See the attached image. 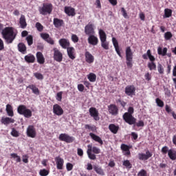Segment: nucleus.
Instances as JSON below:
<instances>
[{
    "mask_svg": "<svg viewBox=\"0 0 176 176\" xmlns=\"http://www.w3.org/2000/svg\"><path fill=\"white\" fill-rule=\"evenodd\" d=\"M1 35L6 43L8 44L13 43V41H14L16 36H17V34L14 32V28L12 27L5 28L1 32Z\"/></svg>",
    "mask_w": 176,
    "mask_h": 176,
    "instance_id": "f257e3e1",
    "label": "nucleus"
},
{
    "mask_svg": "<svg viewBox=\"0 0 176 176\" xmlns=\"http://www.w3.org/2000/svg\"><path fill=\"white\" fill-rule=\"evenodd\" d=\"M142 58L144 60H148V58H149L151 62L148 63L147 64L148 68L150 69V71H156V63H155L156 58L155 56H153V55H152L151 50H148L146 53L142 55Z\"/></svg>",
    "mask_w": 176,
    "mask_h": 176,
    "instance_id": "f03ea898",
    "label": "nucleus"
},
{
    "mask_svg": "<svg viewBox=\"0 0 176 176\" xmlns=\"http://www.w3.org/2000/svg\"><path fill=\"white\" fill-rule=\"evenodd\" d=\"M17 112L19 113V115H23L24 118H27L28 119L32 116V111L28 109L27 106L24 104H20L17 107Z\"/></svg>",
    "mask_w": 176,
    "mask_h": 176,
    "instance_id": "7ed1b4c3",
    "label": "nucleus"
},
{
    "mask_svg": "<svg viewBox=\"0 0 176 176\" xmlns=\"http://www.w3.org/2000/svg\"><path fill=\"white\" fill-rule=\"evenodd\" d=\"M133 51L131 47H127L125 50L126 64L128 68H133Z\"/></svg>",
    "mask_w": 176,
    "mask_h": 176,
    "instance_id": "20e7f679",
    "label": "nucleus"
},
{
    "mask_svg": "<svg viewBox=\"0 0 176 176\" xmlns=\"http://www.w3.org/2000/svg\"><path fill=\"white\" fill-rule=\"evenodd\" d=\"M53 10V5L52 3H43L42 7L38 8L40 14L46 16V14H50Z\"/></svg>",
    "mask_w": 176,
    "mask_h": 176,
    "instance_id": "39448f33",
    "label": "nucleus"
},
{
    "mask_svg": "<svg viewBox=\"0 0 176 176\" xmlns=\"http://www.w3.org/2000/svg\"><path fill=\"white\" fill-rule=\"evenodd\" d=\"M58 140L59 141L66 142V144H72L75 141V138L69 135L68 133H60Z\"/></svg>",
    "mask_w": 176,
    "mask_h": 176,
    "instance_id": "423d86ee",
    "label": "nucleus"
},
{
    "mask_svg": "<svg viewBox=\"0 0 176 176\" xmlns=\"http://www.w3.org/2000/svg\"><path fill=\"white\" fill-rule=\"evenodd\" d=\"M123 120L126 123L130 124L131 126L133 124H135V122H137V119L133 116V115L129 113H124L122 116Z\"/></svg>",
    "mask_w": 176,
    "mask_h": 176,
    "instance_id": "0eeeda50",
    "label": "nucleus"
},
{
    "mask_svg": "<svg viewBox=\"0 0 176 176\" xmlns=\"http://www.w3.org/2000/svg\"><path fill=\"white\" fill-rule=\"evenodd\" d=\"M26 134L30 138H35L36 137V129L34 125H29L26 130Z\"/></svg>",
    "mask_w": 176,
    "mask_h": 176,
    "instance_id": "6e6552de",
    "label": "nucleus"
},
{
    "mask_svg": "<svg viewBox=\"0 0 176 176\" xmlns=\"http://www.w3.org/2000/svg\"><path fill=\"white\" fill-rule=\"evenodd\" d=\"M152 155H153L151 151H149V150H147L146 151V153H140L138 155V157L139 160H142L143 162H145V161L148 160V159H150V157Z\"/></svg>",
    "mask_w": 176,
    "mask_h": 176,
    "instance_id": "1a4fd4ad",
    "label": "nucleus"
},
{
    "mask_svg": "<svg viewBox=\"0 0 176 176\" xmlns=\"http://www.w3.org/2000/svg\"><path fill=\"white\" fill-rule=\"evenodd\" d=\"M89 115L94 119L96 121L100 120V113H98V110L96 109V107H91L89 109Z\"/></svg>",
    "mask_w": 176,
    "mask_h": 176,
    "instance_id": "9d476101",
    "label": "nucleus"
},
{
    "mask_svg": "<svg viewBox=\"0 0 176 176\" xmlns=\"http://www.w3.org/2000/svg\"><path fill=\"white\" fill-rule=\"evenodd\" d=\"M54 60L58 63H61L63 61V53L58 50V49L54 47Z\"/></svg>",
    "mask_w": 176,
    "mask_h": 176,
    "instance_id": "9b49d317",
    "label": "nucleus"
},
{
    "mask_svg": "<svg viewBox=\"0 0 176 176\" xmlns=\"http://www.w3.org/2000/svg\"><path fill=\"white\" fill-rule=\"evenodd\" d=\"M135 90L136 89L134 85H127L125 87V94L129 97H133V96H135Z\"/></svg>",
    "mask_w": 176,
    "mask_h": 176,
    "instance_id": "f8f14e48",
    "label": "nucleus"
},
{
    "mask_svg": "<svg viewBox=\"0 0 176 176\" xmlns=\"http://www.w3.org/2000/svg\"><path fill=\"white\" fill-rule=\"evenodd\" d=\"M85 34L86 35H88L89 36H90V35H94V34H95L94 25H93V23H89L85 27Z\"/></svg>",
    "mask_w": 176,
    "mask_h": 176,
    "instance_id": "ddd939ff",
    "label": "nucleus"
},
{
    "mask_svg": "<svg viewBox=\"0 0 176 176\" xmlns=\"http://www.w3.org/2000/svg\"><path fill=\"white\" fill-rule=\"evenodd\" d=\"M41 38L43 39L45 42L47 43H50V45H54V40L50 37V35L47 33H41L40 34Z\"/></svg>",
    "mask_w": 176,
    "mask_h": 176,
    "instance_id": "4468645a",
    "label": "nucleus"
},
{
    "mask_svg": "<svg viewBox=\"0 0 176 176\" xmlns=\"http://www.w3.org/2000/svg\"><path fill=\"white\" fill-rule=\"evenodd\" d=\"M53 113L54 115H57V116H61L64 113V110L61 106L56 104L53 106Z\"/></svg>",
    "mask_w": 176,
    "mask_h": 176,
    "instance_id": "2eb2a0df",
    "label": "nucleus"
},
{
    "mask_svg": "<svg viewBox=\"0 0 176 176\" xmlns=\"http://www.w3.org/2000/svg\"><path fill=\"white\" fill-rule=\"evenodd\" d=\"M55 162L56 164V168L58 170H63L64 167V159L61 158L60 156H58L55 157Z\"/></svg>",
    "mask_w": 176,
    "mask_h": 176,
    "instance_id": "dca6fc26",
    "label": "nucleus"
},
{
    "mask_svg": "<svg viewBox=\"0 0 176 176\" xmlns=\"http://www.w3.org/2000/svg\"><path fill=\"white\" fill-rule=\"evenodd\" d=\"M108 111L111 115L116 116L119 113V109L116 104H110L108 106Z\"/></svg>",
    "mask_w": 176,
    "mask_h": 176,
    "instance_id": "f3484780",
    "label": "nucleus"
},
{
    "mask_svg": "<svg viewBox=\"0 0 176 176\" xmlns=\"http://www.w3.org/2000/svg\"><path fill=\"white\" fill-rule=\"evenodd\" d=\"M88 43L92 46H97L98 45V38L94 36V34L89 36Z\"/></svg>",
    "mask_w": 176,
    "mask_h": 176,
    "instance_id": "a211bd4d",
    "label": "nucleus"
},
{
    "mask_svg": "<svg viewBox=\"0 0 176 176\" xmlns=\"http://www.w3.org/2000/svg\"><path fill=\"white\" fill-rule=\"evenodd\" d=\"M85 61L88 64H93V63H94V56L92 54H91L89 52H85Z\"/></svg>",
    "mask_w": 176,
    "mask_h": 176,
    "instance_id": "6ab92c4d",
    "label": "nucleus"
},
{
    "mask_svg": "<svg viewBox=\"0 0 176 176\" xmlns=\"http://www.w3.org/2000/svg\"><path fill=\"white\" fill-rule=\"evenodd\" d=\"M157 54L159 56H168V57H171V53L167 54V47L162 48V47H159L157 48Z\"/></svg>",
    "mask_w": 176,
    "mask_h": 176,
    "instance_id": "aec40b11",
    "label": "nucleus"
},
{
    "mask_svg": "<svg viewBox=\"0 0 176 176\" xmlns=\"http://www.w3.org/2000/svg\"><path fill=\"white\" fill-rule=\"evenodd\" d=\"M59 45L63 47V49H68L71 45L69 41L66 38H60L59 40Z\"/></svg>",
    "mask_w": 176,
    "mask_h": 176,
    "instance_id": "412c9836",
    "label": "nucleus"
},
{
    "mask_svg": "<svg viewBox=\"0 0 176 176\" xmlns=\"http://www.w3.org/2000/svg\"><path fill=\"white\" fill-rule=\"evenodd\" d=\"M67 56L71 58V60H75L76 58L75 54V48L74 47H69L67 49Z\"/></svg>",
    "mask_w": 176,
    "mask_h": 176,
    "instance_id": "4be33fe9",
    "label": "nucleus"
},
{
    "mask_svg": "<svg viewBox=\"0 0 176 176\" xmlns=\"http://www.w3.org/2000/svg\"><path fill=\"white\" fill-rule=\"evenodd\" d=\"M113 45L116 49V52L119 57H122V53H120V50L119 48V43H118V40L115 37L112 38Z\"/></svg>",
    "mask_w": 176,
    "mask_h": 176,
    "instance_id": "5701e85b",
    "label": "nucleus"
},
{
    "mask_svg": "<svg viewBox=\"0 0 176 176\" xmlns=\"http://www.w3.org/2000/svg\"><path fill=\"white\" fill-rule=\"evenodd\" d=\"M89 136L91 137V138L92 140H94V141H96V142H98V144H100V145H104V142H102V139H101V138H100V136H98L93 133H90Z\"/></svg>",
    "mask_w": 176,
    "mask_h": 176,
    "instance_id": "b1692460",
    "label": "nucleus"
},
{
    "mask_svg": "<svg viewBox=\"0 0 176 176\" xmlns=\"http://www.w3.org/2000/svg\"><path fill=\"white\" fill-rule=\"evenodd\" d=\"M24 58L25 61L28 64L35 63V56H34L32 54H28V55L25 56Z\"/></svg>",
    "mask_w": 176,
    "mask_h": 176,
    "instance_id": "393cba45",
    "label": "nucleus"
},
{
    "mask_svg": "<svg viewBox=\"0 0 176 176\" xmlns=\"http://www.w3.org/2000/svg\"><path fill=\"white\" fill-rule=\"evenodd\" d=\"M53 24L56 28H60L62 25H64V21L58 18H54Z\"/></svg>",
    "mask_w": 176,
    "mask_h": 176,
    "instance_id": "a878e982",
    "label": "nucleus"
},
{
    "mask_svg": "<svg viewBox=\"0 0 176 176\" xmlns=\"http://www.w3.org/2000/svg\"><path fill=\"white\" fill-rule=\"evenodd\" d=\"M2 124H5V126H8V124H10V123H14V120L10 118L9 117H2L1 120Z\"/></svg>",
    "mask_w": 176,
    "mask_h": 176,
    "instance_id": "bb28decb",
    "label": "nucleus"
},
{
    "mask_svg": "<svg viewBox=\"0 0 176 176\" xmlns=\"http://www.w3.org/2000/svg\"><path fill=\"white\" fill-rule=\"evenodd\" d=\"M27 89H30V90L32 91V93L34 94H36V96H39L41 94V91H39V89L36 87V85L32 84L27 87Z\"/></svg>",
    "mask_w": 176,
    "mask_h": 176,
    "instance_id": "cd10ccee",
    "label": "nucleus"
},
{
    "mask_svg": "<svg viewBox=\"0 0 176 176\" xmlns=\"http://www.w3.org/2000/svg\"><path fill=\"white\" fill-rule=\"evenodd\" d=\"M65 12L69 16H74L76 13L75 12V8L72 7H65Z\"/></svg>",
    "mask_w": 176,
    "mask_h": 176,
    "instance_id": "c85d7f7f",
    "label": "nucleus"
},
{
    "mask_svg": "<svg viewBox=\"0 0 176 176\" xmlns=\"http://www.w3.org/2000/svg\"><path fill=\"white\" fill-rule=\"evenodd\" d=\"M19 24L21 28L24 30V28H27V21L25 20V16L24 15H21V17L19 19Z\"/></svg>",
    "mask_w": 176,
    "mask_h": 176,
    "instance_id": "c756f323",
    "label": "nucleus"
},
{
    "mask_svg": "<svg viewBox=\"0 0 176 176\" xmlns=\"http://www.w3.org/2000/svg\"><path fill=\"white\" fill-rule=\"evenodd\" d=\"M18 50L20 53H22V54H25V53H27V46H25V44L23 43H19L18 44Z\"/></svg>",
    "mask_w": 176,
    "mask_h": 176,
    "instance_id": "7c9ffc66",
    "label": "nucleus"
},
{
    "mask_svg": "<svg viewBox=\"0 0 176 176\" xmlns=\"http://www.w3.org/2000/svg\"><path fill=\"white\" fill-rule=\"evenodd\" d=\"M36 58L38 64H45V57L43 56L42 52H38L36 53Z\"/></svg>",
    "mask_w": 176,
    "mask_h": 176,
    "instance_id": "2f4dec72",
    "label": "nucleus"
},
{
    "mask_svg": "<svg viewBox=\"0 0 176 176\" xmlns=\"http://www.w3.org/2000/svg\"><path fill=\"white\" fill-rule=\"evenodd\" d=\"M109 130H110L113 134H118V131H119V126H116L115 124H110L109 125Z\"/></svg>",
    "mask_w": 176,
    "mask_h": 176,
    "instance_id": "473e14b6",
    "label": "nucleus"
},
{
    "mask_svg": "<svg viewBox=\"0 0 176 176\" xmlns=\"http://www.w3.org/2000/svg\"><path fill=\"white\" fill-rule=\"evenodd\" d=\"M6 111L8 116H10L11 118H13V116H14V113H13V107L11 104H8L6 105Z\"/></svg>",
    "mask_w": 176,
    "mask_h": 176,
    "instance_id": "72a5a7b5",
    "label": "nucleus"
},
{
    "mask_svg": "<svg viewBox=\"0 0 176 176\" xmlns=\"http://www.w3.org/2000/svg\"><path fill=\"white\" fill-rule=\"evenodd\" d=\"M94 170L96 171V174L99 175H105V173L104 172V169L101 168V166H98L97 165L94 166Z\"/></svg>",
    "mask_w": 176,
    "mask_h": 176,
    "instance_id": "f704fd0d",
    "label": "nucleus"
},
{
    "mask_svg": "<svg viewBox=\"0 0 176 176\" xmlns=\"http://www.w3.org/2000/svg\"><path fill=\"white\" fill-rule=\"evenodd\" d=\"M168 156L170 160H176V151L173 149L168 150Z\"/></svg>",
    "mask_w": 176,
    "mask_h": 176,
    "instance_id": "c9c22d12",
    "label": "nucleus"
},
{
    "mask_svg": "<svg viewBox=\"0 0 176 176\" xmlns=\"http://www.w3.org/2000/svg\"><path fill=\"white\" fill-rule=\"evenodd\" d=\"M99 38L100 39V42L102 41H107V34L102 29L99 30Z\"/></svg>",
    "mask_w": 176,
    "mask_h": 176,
    "instance_id": "e433bc0d",
    "label": "nucleus"
},
{
    "mask_svg": "<svg viewBox=\"0 0 176 176\" xmlns=\"http://www.w3.org/2000/svg\"><path fill=\"white\" fill-rule=\"evenodd\" d=\"M87 78L89 79V82H96V80H97V76L94 73H90L87 76Z\"/></svg>",
    "mask_w": 176,
    "mask_h": 176,
    "instance_id": "4c0bfd02",
    "label": "nucleus"
},
{
    "mask_svg": "<svg viewBox=\"0 0 176 176\" xmlns=\"http://www.w3.org/2000/svg\"><path fill=\"white\" fill-rule=\"evenodd\" d=\"M85 129L86 130H89V131H93L94 133L97 131V128L94 125H90V124H85Z\"/></svg>",
    "mask_w": 176,
    "mask_h": 176,
    "instance_id": "58836bf2",
    "label": "nucleus"
},
{
    "mask_svg": "<svg viewBox=\"0 0 176 176\" xmlns=\"http://www.w3.org/2000/svg\"><path fill=\"white\" fill-rule=\"evenodd\" d=\"M122 166H124V167H126V168H128L129 170H130V168H132L133 167V165L129 160H124L122 162Z\"/></svg>",
    "mask_w": 176,
    "mask_h": 176,
    "instance_id": "ea45409f",
    "label": "nucleus"
},
{
    "mask_svg": "<svg viewBox=\"0 0 176 176\" xmlns=\"http://www.w3.org/2000/svg\"><path fill=\"white\" fill-rule=\"evenodd\" d=\"M101 46L102 48L104 49V50H109V42L107 41V40H104L101 41Z\"/></svg>",
    "mask_w": 176,
    "mask_h": 176,
    "instance_id": "a19ab883",
    "label": "nucleus"
},
{
    "mask_svg": "<svg viewBox=\"0 0 176 176\" xmlns=\"http://www.w3.org/2000/svg\"><path fill=\"white\" fill-rule=\"evenodd\" d=\"M120 148H121V150L122 151V152H126V151H130V149H131V146H129L125 144H122L120 146Z\"/></svg>",
    "mask_w": 176,
    "mask_h": 176,
    "instance_id": "79ce46f5",
    "label": "nucleus"
},
{
    "mask_svg": "<svg viewBox=\"0 0 176 176\" xmlns=\"http://www.w3.org/2000/svg\"><path fill=\"white\" fill-rule=\"evenodd\" d=\"M26 41L28 46H31L34 43V37H32V35H29L26 37Z\"/></svg>",
    "mask_w": 176,
    "mask_h": 176,
    "instance_id": "37998d69",
    "label": "nucleus"
},
{
    "mask_svg": "<svg viewBox=\"0 0 176 176\" xmlns=\"http://www.w3.org/2000/svg\"><path fill=\"white\" fill-rule=\"evenodd\" d=\"M50 173V170H46V169H41L39 171V175L41 176H47L49 175V173Z\"/></svg>",
    "mask_w": 176,
    "mask_h": 176,
    "instance_id": "c03bdc74",
    "label": "nucleus"
},
{
    "mask_svg": "<svg viewBox=\"0 0 176 176\" xmlns=\"http://www.w3.org/2000/svg\"><path fill=\"white\" fill-rule=\"evenodd\" d=\"M173 38V34L171 33V32H166L164 34V39H166V41H170V39H171Z\"/></svg>",
    "mask_w": 176,
    "mask_h": 176,
    "instance_id": "a18cd8bd",
    "label": "nucleus"
},
{
    "mask_svg": "<svg viewBox=\"0 0 176 176\" xmlns=\"http://www.w3.org/2000/svg\"><path fill=\"white\" fill-rule=\"evenodd\" d=\"M157 71L160 75H163V74H164V67H163V65L160 63L157 64Z\"/></svg>",
    "mask_w": 176,
    "mask_h": 176,
    "instance_id": "49530a36",
    "label": "nucleus"
},
{
    "mask_svg": "<svg viewBox=\"0 0 176 176\" xmlns=\"http://www.w3.org/2000/svg\"><path fill=\"white\" fill-rule=\"evenodd\" d=\"M173 14V10L170 9H165L164 10V16L166 18L171 17V15Z\"/></svg>",
    "mask_w": 176,
    "mask_h": 176,
    "instance_id": "de8ad7c7",
    "label": "nucleus"
},
{
    "mask_svg": "<svg viewBox=\"0 0 176 176\" xmlns=\"http://www.w3.org/2000/svg\"><path fill=\"white\" fill-rule=\"evenodd\" d=\"M11 157H12L13 159H16V162L17 163H20V162H21V158H20V156H19L17 155V153H11L10 155Z\"/></svg>",
    "mask_w": 176,
    "mask_h": 176,
    "instance_id": "09e8293b",
    "label": "nucleus"
},
{
    "mask_svg": "<svg viewBox=\"0 0 176 176\" xmlns=\"http://www.w3.org/2000/svg\"><path fill=\"white\" fill-rule=\"evenodd\" d=\"M10 134H11V135H12V137H15V138H17V137L20 136V133L14 128L12 129Z\"/></svg>",
    "mask_w": 176,
    "mask_h": 176,
    "instance_id": "8fccbe9b",
    "label": "nucleus"
},
{
    "mask_svg": "<svg viewBox=\"0 0 176 176\" xmlns=\"http://www.w3.org/2000/svg\"><path fill=\"white\" fill-rule=\"evenodd\" d=\"M133 127H144V126H145L144 123V121L142 120H140L139 122H135V124H133Z\"/></svg>",
    "mask_w": 176,
    "mask_h": 176,
    "instance_id": "3c124183",
    "label": "nucleus"
},
{
    "mask_svg": "<svg viewBox=\"0 0 176 176\" xmlns=\"http://www.w3.org/2000/svg\"><path fill=\"white\" fill-rule=\"evenodd\" d=\"M156 103L158 107L163 108L164 107V102L163 100H160L159 98L156 99Z\"/></svg>",
    "mask_w": 176,
    "mask_h": 176,
    "instance_id": "603ef678",
    "label": "nucleus"
},
{
    "mask_svg": "<svg viewBox=\"0 0 176 176\" xmlns=\"http://www.w3.org/2000/svg\"><path fill=\"white\" fill-rule=\"evenodd\" d=\"M36 28L37 29V31H39V32H42L43 31V25H42L39 22L36 23Z\"/></svg>",
    "mask_w": 176,
    "mask_h": 176,
    "instance_id": "864d4df0",
    "label": "nucleus"
},
{
    "mask_svg": "<svg viewBox=\"0 0 176 176\" xmlns=\"http://www.w3.org/2000/svg\"><path fill=\"white\" fill-rule=\"evenodd\" d=\"M34 76L37 78L38 80H42L43 79V75L41 73H34Z\"/></svg>",
    "mask_w": 176,
    "mask_h": 176,
    "instance_id": "5fc2aeb1",
    "label": "nucleus"
},
{
    "mask_svg": "<svg viewBox=\"0 0 176 176\" xmlns=\"http://www.w3.org/2000/svg\"><path fill=\"white\" fill-rule=\"evenodd\" d=\"M87 153L88 155L89 159L91 160H96V159H97L96 154H93L91 152H87Z\"/></svg>",
    "mask_w": 176,
    "mask_h": 176,
    "instance_id": "6e6d98bb",
    "label": "nucleus"
},
{
    "mask_svg": "<svg viewBox=\"0 0 176 176\" xmlns=\"http://www.w3.org/2000/svg\"><path fill=\"white\" fill-rule=\"evenodd\" d=\"M91 152H93V153H95L96 155H98L99 153H101V150L98 148V147L94 146L92 148Z\"/></svg>",
    "mask_w": 176,
    "mask_h": 176,
    "instance_id": "4d7b16f0",
    "label": "nucleus"
},
{
    "mask_svg": "<svg viewBox=\"0 0 176 176\" xmlns=\"http://www.w3.org/2000/svg\"><path fill=\"white\" fill-rule=\"evenodd\" d=\"M72 41L74 43H78V42H79V37H78L76 34H72Z\"/></svg>",
    "mask_w": 176,
    "mask_h": 176,
    "instance_id": "13d9d810",
    "label": "nucleus"
},
{
    "mask_svg": "<svg viewBox=\"0 0 176 176\" xmlns=\"http://www.w3.org/2000/svg\"><path fill=\"white\" fill-rule=\"evenodd\" d=\"M168 147L167 146H164L162 147L161 152L163 155H167V153H168Z\"/></svg>",
    "mask_w": 176,
    "mask_h": 176,
    "instance_id": "bf43d9fd",
    "label": "nucleus"
},
{
    "mask_svg": "<svg viewBox=\"0 0 176 176\" xmlns=\"http://www.w3.org/2000/svg\"><path fill=\"white\" fill-rule=\"evenodd\" d=\"M57 101H61L63 100V91L58 92L56 94Z\"/></svg>",
    "mask_w": 176,
    "mask_h": 176,
    "instance_id": "052dcab7",
    "label": "nucleus"
},
{
    "mask_svg": "<svg viewBox=\"0 0 176 176\" xmlns=\"http://www.w3.org/2000/svg\"><path fill=\"white\" fill-rule=\"evenodd\" d=\"M66 168L68 171H71L74 168V165L68 162L66 164Z\"/></svg>",
    "mask_w": 176,
    "mask_h": 176,
    "instance_id": "680f3d73",
    "label": "nucleus"
},
{
    "mask_svg": "<svg viewBox=\"0 0 176 176\" xmlns=\"http://www.w3.org/2000/svg\"><path fill=\"white\" fill-rule=\"evenodd\" d=\"M121 13L122 14V16H123V17H124V19H127V17H128L127 11H126L124 8H121Z\"/></svg>",
    "mask_w": 176,
    "mask_h": 176,
    "instance_id": "e2e57ef3",
    "label": "nucleus"
},
{
    "mask_svg": "<svg viewBox=\"0 0 176 176\" xmlns=\"http://www.w3.org/2000/svg\"><path fill=\"white\" fill-rule=\"evenodd\" d=\"M138 176H147L146 170L142 169L138 173Z\"/></svg>",
    "mask_w": 176,
    "mask_h": 176,
    "instance_id": "0e129e2a",
    "label": "nucleus"
},
{
    "mask_svg": "<svg viewBox=\"0 0 176 176\" xmlns=\"http://www.w3.org/2000/svg\"><path fill=\"white\" fill-rule=\"evenodd\" d=\"M78 91H85V85L83 84L78 85Z\"/></svg>",
    "mask_w": 176,
    "mask_h": 176,
    "instance_id": "69168bd1",
    "label": "nucleus"
},
{
    "mask_svg": "<svg viewBox=\"0 0 176 176\" xmlns=\"http://www.w3.org/2000/svg\"><path fill=\"white\" fill-rule=\"evenodd\" d=\"M124 113H129V115H133L134 113V108L133 107H129L128 112H126Z\"/></svg>",
    "mask_w": 176,
    "mask_h": 176,
    "instance_id": "338daca9",
    "label": "nucleus"
},
{
    "mask_svg": "<svg viewBox=\"0 0 176 176\" xmlns=\"http://www.w3.org/2000/svg\"><path fill=\"white\" fill-rule=\"evenodd\" d=\"M144 78H145L146 80H147L148 82H149V80H151V79H152V76H151V74L149 73H146L144 75Z\"/></svg>",
    "mask_w": 176,
    "mask_h": 176,
    "instance_id": "774afa93",
    "label": "nucleus"
}]
</instances>
